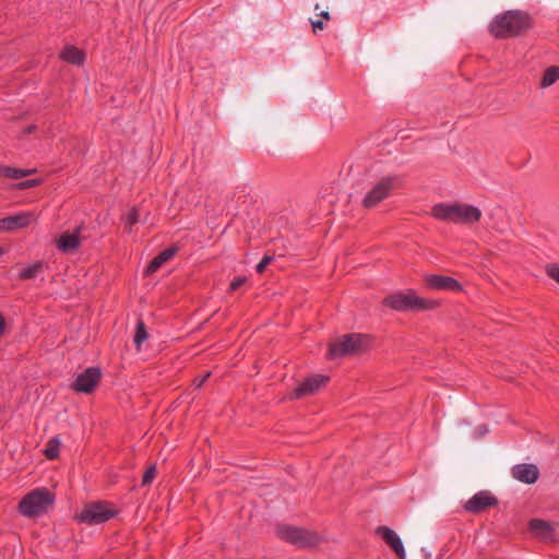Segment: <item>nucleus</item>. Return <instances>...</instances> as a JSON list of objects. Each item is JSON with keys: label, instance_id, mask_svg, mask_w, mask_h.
Wrapping results in <instances>:
<instances>
[{"label": "nucleus", "instance_id": "0eeeda50", "mask_svg": "<svg viewBox=\"0 0 559 559\" xmlns=\"http://www.w3.org/2000/svg\"><path fill=\"white\" fill-rule=\"evenodd\" d=\"M117 514V510L107 501H97L86 504L82 511L76 514L79 523L87 525H97L105 523Z\"/></svg>", "mask_w": 559, "mask_h": 559}, {"label": "nucleus", "instance_id": "6e6552de", "mask_svg": "<svg viewBox=\"0 0 559 559\" xmlns=\"http://www.w3.org/2000/svg\"><path fill=\"white\" fill-rule=\"evenodd\" d=\"M330 377L325 374H313L300 382L288 395L289 400H299L308 395L317 393L321 388L325 386Z\"/></svg>", "mask_w": 559, "mask_h": 559}, {"label": "nucleus", "instance_id": "423d86ee", "mask_svg": "<svg viewBox=\"0 0 559 559\" xmlns=\"http://www.w3.org/2000/svg\"><path fill=\"white\" fill-rule=\"evenodd\" d=\"M276 535L282 540L290 543L298 548L313 547L321 542L320 536L316 532L290 525H278L276 527Z\"/></svg>", "mask_w": 559, "mask_h": 559}, {"label": "nucleus", "instance_id": "412c9836", "mask_svg": "<svg viewBox=\"0 0 559 559\" xmlns=\"http://www.w3.org/2000/svg\"><path fill=\"white\" fill-rule=\"evenodd\" d=\"M530 530L543 538L550 537L552 533V526L550 523L538 519L530 522Z\"/></svg>", "mask_w": 559, "mask_h": 559}, {"label": "nucleus", "instance_id": "5701e85b", "mask_svg": "<svg viewBox=\"0 0 559 559\" xmlns=\"http://www.w3.org/2000/svg\"><path fill=\"white\" fill-rule=\"evenodd\" d=\"M559 80V67L552 66L546 69L540 80V87L546 88Z\"/></svg>", "mask_w": 559, "mask_h": 559}, {"label": "nucleus", "instance_id": "39448f33", "mask_svg": "<svg viewBox=\"0 0 559 559\" xmlns=\"http://www.w3.org/2000/svg\"><path fill=\"white\" fill-rule=\"evenodd\" d=\"M371 346V338L362 334H347L330 344L328 357L330 359L345 357L366 352Z\"/></svg>", "mask_w": 559, "mask_h": 559}, {"label": "nucleus", "instance_id": "c85d7f7f", "mask_svg": "<svg viewBox=\"0 0 559 559\" xmlns=\"http://www.w3.org/2000/svg\"><path fill=\"white\" fill-rule=\"evenodd\" d=\"M40 183H41L40 179H28V180H24V181H21V182L16 183L14 186V188L17 189V190H26V189H31V188L37 187Z\"/></svg>", "mask_w": 559, "mask_h": 559}, {"label": "nucleus", "instance_id": "c756f323", "mask_svg": "<svg viewBox=\"0 0 559 559\" xmlns=\"http://www.w3.org/2000/svg\"><path fill=\"white\" fill-rule=\"evenodd\" d=\"M274 260L273 255H264L262 260L257 264V272L259 274L263 273L266 266Z\"/></svg>", "mask_w": 559, "mask_h": 559}, {"label": "nucleus", "instance_id": "6ab92c4d", "mask_svg": "<svg viewBox=\"0 0 559 559\" xmlns=\"http://www.w3.org/2000/svg\"><path fill=\"white\" fill-rule=\"evenodd\" d=\"M454 204L437 203L431 209V216L436 219L453 223Z\"/></svg>", "mask_w": 559, "mask_h": 559}, {"label": "nucleus", "instance_id": "aec40b11", "mask_svg": "<svg viewBox=\"0 0 559 559\" xmlns=\"http://www.w3.org/2000/svg\"><path fill=\"white\" fill-rule=\"evenodd\" d=\"M35 173H36L35 168L21 169V168H15V167L5 166V165L0 164V178L3 177V178H8V179L17 180V179L31 176Z\"/></svg>", "mask_w": 559, "mask_h": 559}, {"label": "nucleus", "instance_id": "a211bd4d", "mask_svg": "<svg viewBox=\"0 0 559 559\" xmlns=\"http://www.w3.org/2000/svg\"><path fill=\"white\" fill-rule=\"evenodd\" d=\"M60 58L74 66H83L85 61V53L83 50L74 46H66L60 52Z\"/></svg>", "mask_w": 559, "mask_h": 559}, {"label": "nucleus", "instance_id": "f3484780", "mask_svg": "<svg viewBox=\"0 0 559 559\" xmlns=\"http://www.w3.org/2000/svg\"><path fill=\"white\" fill-rule=\"evenodd\" d=\"M178 252L177 247H169L162 252H159L156 257L153 258V260L150 262L145 270L146 275H152L155 273L162 265H164L166 262L171 260L176 253Z\"/></svg>", "mask_w": 559, "mask_h": 559}, {"label": "nucleus", "instance_id": "f03ea898", "mask_svg": "<svg viewBox=\"0 0 559 559\" xmlns=\"http://www.w3.org/2000/svg\"><path fill=\"white\" fill-rule=\"evenodd\" d=\"M383 305L395 311H428L439 308L436 299L419 297L414 290L395 292L383 299Z\"/></svg>", "mask_w": 559, "mask_h": 559}, {"label": "nucleus", "instance_id": "f704fd0d", "mask_svg": "<svg viewBox=\"0 0 559 559\" xmlns=\"http://www.w3.org/2000/svg\"><path fill=\"white\" fill-rule=\"evenodd\" d=\"M320 16L325 19V20H330L331 19L330 13L328 11H322L320 13Z\"/></svg>", "mask_w": 559, "mask_h": 559}, {"label": "nucleus", "instance_id": "2f4dec72", "mask_svg": "<svg viewBox=\"0 0 559 559\" xmlns=\"http://www.w3.org/2000/svg\"><path fill=\"white\" fill-rule=\"evenodd\" d=\"M488 431L489 430L486 425H480L475 429L474 435L476 438H481V437L486 436L488 433Z\"/></svg>", "mask_w": 559, "mask_h": 559}, {"label": "nucleus", "instance_id": "bb28decb", "mask_svg": "<svg viewBox=\"0 0 559 559\" xmlns=\"http://www.w3.org/2000/svg\"><path fill=\"white\" fill-rule=\"evenodd\" d=\"M545 272L548 277H550L552 281L559 284V264L551 263L546 265Z\"/></svg>", "mask_w": 559, "mask_h": 559}, {"label": "nucleus", "instance_id": "2eb2a0df", "mask_svg": "<svg viewBox=\"0 0 559 559\" xmlns=\"http://www.w3.org/2000/svg\"><path fill=\"white\" fill-rule=\"evenodd\" d=\"M512 476L524 484H534L539 476L536 465L530 463L516 464L511 469Z\"/></svg>", "mask_w": 559, "mask_h": 559}, {"label": "nucleus", "instance_id": "b1692460", "mask_svg": "<svg viewBox=\"0 0 559 559\" xmlns=\"http://www.w3.org/2000/svg\"><path fill=\"white\" fill-rule=\"evenodd\" d=\"M60 440L58 437L50 439L44 450L45 456L48 460H55L59 456L60 451Z\"/></svg>", "mask_w": 559, "mask_h": 559}, {"label": "nucleus", "instance_id": "cd10ccee", "mask_svg": "<svg viewBox=\"0 0 559 559\" xmlns=\"http://www.w3.org/2000/svg\"><path fill=\"white\" fill-rule=\"evenodd\" d=\"M156 477V466L155 465H151L143 474V477H142V485L143 486H147L150 485L154 478Z\"/></svg>", "mask_w": 559, "mask_h": 559}, {"label": "nucleus", "instance_id": "7c9ffc66", "mask_svg": "<svg viewBox=\"0 0 559 559\" xmlns=\"http://www.w3.org/2000/svg\"><path fill=\"white\" fill-rule=\"evenodd\" d=\"M246 280L247 278L245 276L235 277L229 285L230 292H236L239 287H241L243 285Z\"/></svg>", "mask_w": 559, "mask_h": 559}, {"label": "nucleus", "instance_id": "f8f14e48", "mask_svg": "<svg viewBox=\"0 0 559 559\" xmlns=\"http://www.w3.org/2000/svg\"><path fill=\"white\" fill-rule=\"evenodd\" d=\"M453 214L454 224L471 225L479 222L481 218V211L478 207L466 203L454 204Z\"/></svg>", "mask_w": 559, "mask_h": 559}, {"label": "nucleus", "instance_id": "4468645a", "mask_svg": "<svg viewBox=\"0 0 559 559\" xmlns=\"http://www.w3.org/2000/svg\"><path fill=\"white\" fill-rule=\"evenodd\" d=\"M376 534L380 536L397 555L400 559H405L406 552L400 536L388 526H379Z\"/></svg>", "mask_w": 559, "mask_h": 559}, {"label": "nucleus", "instance_id": "9b49d317", "mask_svg": "<svg viewBox=\"0 0 559 559\" xmlns=\"http://www.w3.org/2000/svg\"><path fill=\"white\" fill-rule=\"evenodd\" d=\"M498 499L488 490H481L475 493L464 503V509L468 513L478 514L488 508L496 507Z\"/></svg>", "mask_w": 559, "mask_h": 559}, {"label": "nucleus", "instance_id": "dca6fc26", "mask_svg": "<svg viewBox=\"0 0 559 559\" xmlns=\"http://www.w3.org/2000/svg\"><path fill=\"white\" fill-rule=\"evenodd\" d=\"M80 230L81 228L78 227L72 233L66 231L61 234L57 240V248L64 253L76 251L81 246Z\"/></svg>", "mask_w": 559, "mask_h": 559}, {"label": "nucleus", "instance_id": "ddd939ff", "mask_svg": "<svg viewBox=\"0 0 559 559\" xmlns=\"http://www.w3.org/2000/svg\"><path fill=\"white\" fill-rule=\"evenodd\" d=\"M36 221L34 212H21L15 215L7 216L0 219V230L13 231L29 226Z\"/></svg>", "mask_w": 559, "mask_h": 559}, {"label": "nucleus", "instance_id": "393cba45", "mask_svg": "<svg viewBox=\"0 0 559 559\" xmlns=\"http://www.w3.org/2000/svg\"><path fill=\"white\" fill-rule=\"evenodd\" d=\"M148 334L143 320H139L135 328L134 344L140 348L142 343L147 338Z\"/></svg>", "mask_w": 559, "mask_h": 559}, {"label": "nucleus", "instance_id": "7ed1b4c3", "mask_svg": "<svg viewBox=\"0 0 559 559\" xmlns=\"http://www.w3.org/2000/svg\"><path fill=\"white\" fill-rule=\"evenodd\" d=\"M401 187L400 177L388 175L370 183L369 189L361 199V206L366 210H372L391 198L395 190Z\"/></svg>", "mask_w": 559, "mask_h": 559}, {"label": "nucleus", "instance_id": "4be33fe9", "mask_svg": "<svg viewBox=\"0 0 559 559\" xmlns=\"http://www.w3.org/2000/svg\"><path fill=\"white\" fill-rule=\"evenodd\" d=\"M45 270V263L41 261H37L24 269H22L19 273V277L21 280H32L37 277Z\"/></svg>", "mask_w": 559, "mask_h": 559}, {"label": "nucleus", "instance_id": "1a4fd4ad", "mask_svg": "<svg viewBox=\"0 0 559 559\" xmlns=\"http://www.w3.org/2000/svg\"><path fill=\"white\" fill-rule=\"evenodd\" d=\"M100 377L102 372L98 367H90L76 377L71 384V389L79 393H92L97 386Z\"/></svg>", "mask_w": 559, "mask_h": 559}, {"label": "nucleus", "instance_id": "72a5a7b5", "mask_svg": "<svg viewBox=\"0 0 559 559\" xmlns=\"http://www.w3.org/2000/svg\"><path fill=\"white\" fill-rule=\"evenodd\" d=\"M311 25L313 32L316 33L318 29H323L324 23L321 20L311 21Z\"/></svg>", "mask_w": 559, "mask_h": 559}, {"label": "nucleus", "instance_id": "20e7f679", "mask_svg": "<svg viewBox=\"0 0 559 559\" xmlns=\"http://www.w3.org/2000/svg\"><path fill=\"white\" fill-rule=\"evenodd\" d=\"M55 495L47 488H36L26 493L19 502V512L25 518H37L46 513L53 504Z\"/></svg>", "mask_w": 559, "mask_h": 559}, {"label": "nucleus", "instance_id": "e433bc0d", "mask_svg": "<svg viewBox=\"0 0 559 559\" xmlns=\"http://www.w3.org/2000/svg\"><path fill=\"white\" fill-rule=\"evenodd\" d=\"M3 253V249L0 247V255Z\"/></svg>", "mask_w": 559, "mask_h": 559}, {"label": "nucleus", "instance_id": "9d476101", "mask_svg": "<svg viewBox=\"0 0 559 559\" xmlns=\"http://www.w3.org/2000/svg\"><path fill=\"white\" fill-rule=\"evenodd\" d=\"M424 283L427 289L439 292H462V284L451 276L439 274H427L424 276Z\"/></svg>", "mask_w": 559, "mask_h": 559}, {"label": "nucleus", "instance_id": "a878e982", "mask_svg": "<svg viewBox=\"0 0 559 559\" xmlns=\"http://www.w3.org/2000/svg\"><path fill=\"white\" fill-rule=\"evenodd\" d=\"M139 211L135 207L131 209L123 218L126 227L131 228L134 224L139 222Z\"/></svg>", "mask_w": 559, "mask_h": 559}, {"label": "nucleus", "instance_id": "c9c22d12", "mask_svg": "<svg viewBox=\"0 0 559 559\" xmlns=\"http://www.w3.org/2000/svg\"><path fill=\"white\" fill-rule=\"evenodd\" d=\"M36 129V126H29L27 128V133H32Z\"/></svg>", "mask_w": 559, "mask_h": 559}, {"label": "nucleus", "instance_id": "f257e3e1", "mask_svg": "<svg viewBox=\"0 0 559 559\" xmlns=\"http://www.w3.org/2000/svg\"><path fill=\"white\" fill-rule=\"evenodd\" d=\"M532 26L531 16L518 10L507 11L497 15L489 24L490 34L499 39L515 37Z\"/></svg>", "mask_w": 559, "mask_h": 559}, {"label": "nucleus", "instance_id": "473e14b6", "mask_svg": "<svg viewBox=\"0 0 559 559\" xmlns=\"http://www.w3.org/2000/svg\"><path fill=\"white\" fill-rule=\"evenodd\" d=\"M210 376H211V372H206L202 378H195L194 379L195 386L201 388Z\"/></svg>", "mask_w": 559, "mask_h": 559}]
</instances>
